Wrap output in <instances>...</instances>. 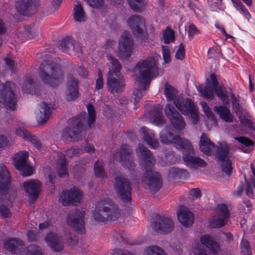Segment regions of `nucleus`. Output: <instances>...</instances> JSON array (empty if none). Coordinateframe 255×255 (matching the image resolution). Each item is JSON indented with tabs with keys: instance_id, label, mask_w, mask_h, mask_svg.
Listing matches in <instances>:
<instances>
[{
	"instance_id": "nucleus-1",
	"label": "nucleus",
	"mask_w": 255,
	"mask_h": 255,
	"mask_svg": "<svg viewBox=\"0 0 255 255\" xmlns=\"http://www.w3.org/2000/svg\"><path fill=\"white\" fill-rule=\"evenodd\" d=\"M140 164L145 170L142 182L145 183L152 193L158 191L162 187V180L160 174L153 170L155 160L152 153L141 143L138 144L136 150Z\"/></svg>"
},
{
	"instance_id": "nucleus-2",
	"label": "nucleus",
	"mask_w": 255,
	"mask_h": 255,
	"mask_svg": "<svg viewBox=\"0 0 255 255\" xmlns=\"http://www.w3.org/2000/svg\"><path fill=\"white\" fill-rule=\"evenodd\" d=\"M132 71L138 74L136 78V81L139 82L138 88L133 92L135 102L137 103L142 97V92L148 89L154 74L158 72L156 61L153 57L140 60Z\"/></svg>"
},
{
	"instance_id": "nucleus-3",
	"label": "nucleus",
	"mask_w": 255,
	"mask_h": 255,
	"mask_svg": "<svg viewBox=\"0 0 255 255\" xmlns=\"http://www.w3.org/2000/svg\"><path fill=\"white\" fill-rule=\"evenodd\" d=\"M39 78L44 84L56 88L63 80L64 74L61 66L51 60H44L38 70Z\"/></svg>"
},
{
	"instance_id": "nucleus-4",
	"label": "nucleus",
	"mask_w": 255,
	"mask_h": 255,
	"mask_svg": "<svg viewBox=\"0 0 255 255\" xmlns=\"http://www.w3.org/2000/svg\"><path fill=\"white\" fill-rule=\"evenodd\" d=\"M211 82L208 79L206 85H199L197 88L198 92L202 96L207 100H212L214 96V93L217 97L225 105H228L230 103L228 91L223 84L218 82L216 76L214 73L210 74Z\"/></svg>"
},
{
	"instance_id": "nucleus-5",
	"label": "nucleus",
	"mask_w": 255,
	"mask_h": 255,
	"mask_svg": "<svg viewBox=\"0 0 255 255\" xmlns=\"http://www.w3.org/2000/svg\"><path fill=\"white\" fill-rule=\"evenodd\" d=\"M95 209L93 212L94 219L100 222L107 221H115L121 216L118 207L111 201L101 200L95 204Z\"/></svg>"
},
{
	"instance_id": "nucleus-6",
	"label": "nucleus",
	"mask_w": 255,
	"mask_h": 255,
	"mask_svg": "<svg viewBox=\"0 0 255 255\" xmlns=\"http://www.w3.org/2000/svg\"><path fill=\"white\" fill-rule=\"evenodd\" d=\"M87 114L85 112L81 113L79 115L70 119L68 126L62 132V138L65 140H79L82 138L81 132L83 128V122L85 120Z\"/></svg>"
},
{
	"instance_id": "nucleus-7",
	"label": "nucleus",
	"mask_w": 255,
	"mask_h": 255,
	"mask_svg": "<svg viewBox=\"0 0 255 255\" xmlns=\"http://www.w3.org/2000/svg\"><path fill=\"white\" fill-rule=\"evenodd\" d=\"M13 84L9 81L2 83L0 81V107L3 105L7 110H14L17 103L15 94L11 89Z\"/></svg>"
},
{
	"instance_id": "nucleus-8",
	"label": "nucleus",
	"mask_w": 255,
	"mask_h": 255,
	"mask_svg": "<svg viewBox=\"0 0 255 255\" xmlns=\"http://www.w3.org/2000/svg\"><path fill=\"white\" fill-rule=\"evenodd\" d=\"M174 105L183 115L190 114V121L192 124H197L199 120L198 110L191 99L178 98L174 101Z\"/></svg>"
},
{
	"instance_id": "nucleus-9",
	"label": "nucleus",
	"mask_w": 255,
	"mask_h": 255,
	"mask_svg": "<svg viewBox=\"0 0 255 255\" xmlns=\"http://www.w3.org/2000/svg\"><path fill=\"white\" fill-rule=\"evenodd\" d=\"M114 187L118 197L124 202L128 203L131 200V183L130 181L123 176L115 178Z\"/></svg>"
},
{
	"instance_id": "nucleus-10",
	"label": "nucleus",
	"mask_w": 255,
	"mask_h": 255,
	"mask_svg": "<svg viewBox=\"0 0 255 255\" xmlns=\"http://www.w3.org/2000/svg\"><path fill=\"white\" fill-rule=\"evenodd\" d=\"M85 215V211L74 209L71 211L66 217V222L76 233L84 234L85 225L84 219Z\"/></svg>"
},
{
	"instance_id": "nucleus-11",
	"label": "nucleus",
	"mask_w": 255,
	"mask_h": 255,
	"mask_svg": "<svg viewBox=\"0 0 255 255\" xmlns=\"http://www.w3.org/2000/svg\"><path fill=\"white\" fill-rule=\"evenodd\" d=\"M131 153L132 150L128 144H122L120 151L113 154V160L119 161L124 168L130 171L133 170L135 163Z\"/></svg>"
},
{
	"instance_id": "nucleus-12",
	"label": "nucleus",
	"mask_w": 255,
	"mask_h": 255,
	"mask_svg": "<svg viewBox=\"0 0 255 255\" xmlns=\"http://www.w3.org/2000/svg\"><path fill=\"white\" fill-rule=\"evenodd\" d=\"M179 150L183 151V159L187 166L191 168L195 169L197 167H203L206 166L205 161L199 157H195L192 155L194 154L193 147L189 140L187 143L183 146V148Z\"/></svg>"
},
{
	"instance_id": "nucleus-13",
	"label": "nucleus",
	"mask_w": 255,
	"mask_h": 255,
	"mask_svg": "<svg viewBox=\"0 0 255 255\" xmlns=\"http://www.w3.org/2000/svg\"><path fill=\"white\" fill-rule=\"evenodd\" d=\"M133 40L129 31H125L119 41L118 55L119 58L127 59L131 56L133 50Z\"/></svg>"
},
{
	"instance_id": "nucleus-14",
	"label": "nucleus",
	"mask_w": 255,
	"mask_h": 255,
	"mask_svg": "<svg viewBox=\"0 0 255 255\" xmlns=\"http://www.w3.org/2000/svg\"><path fill=\"white\" fill-rule=\"evenodd\" d=\"M164 112L171 125L175 129L179 131L184 129L186 126L184 118L173 106L167 104L165 107Z\"/></svg>"
},
{
	"instance_id": "nucleus-15",
	"label": "nucleus",
	"mask_w": 255,
	"mask_h": 255,
	"mask_svg": "<svg viewBox=\"0 0 255 255\" xmlns=\"http://www.w3.org/2000/svg\"><path fill=\"white\" fill-rule=\"evenodd\" d=\"M154 220L151 227L155 232L161 234H168L173 230L174 223L171 218L157 214Z\"/></svg>"
},
{
	"instance_id": "nucleus-16",
	"label": "nucleus",
	"mask_w": 255,
	"mask_h": 255,
	"mask_svg": "<svg viewBox=\"0 0 255 255\" xmlns=\"http://www.w3.org/2000/svg\"><path fill=\"white\" fill-rule=\"evenodd\" d=\"M65 152V154L62 153H59L58 154L57 163L59 166L57 169V174L60 177H63L68 175L67 161L65 155L69 157L76 156L80 153V149L78 147H72L67 149Z\"/></svg>"
},
{
	"instance_id": "nucleus-17",
	"label": "nucleus",
	"mask_w": 255,
	"mask_h": 255,
	"mask_svg": "<svg viewBox=\"0 0 255 255\" xmlns=\"http://www.w3.org/2000/svg\"><path fill=\"white\" fill-rule=\"evenodd\" d=\"M134 36L137 37H144L147 36L144 33L145 30V21L141 16L133 15L129 17L127 21Z\"/></svg>"
},
{
	"instance_id": "nucleus-18",
	"label": "nucleus",
	"mask_w": 255,
	"mask_h": 255,
	"mask_svg": "<svg viewBox=\"0 0 255 255\" xmlns=\"http://www.w3.org/2000/svg\"><path fill=\"white\" fill-rule=\"evenodd\" d=\"M82 192L76 187L69 190H63L60 196V200L64 206L74 205L80 203Z\"/></svg>"
},
{
	"instance_id": "nucleus-19",
	"label": "nucleus",
	"mask_w": 255,
	"mask_h": 255,
	"mask_svg": "<svg viewBox=\"0 0 255 255\" xmlns=\"http://www.w3.org/2000/svg\"><path fill=\"white\" fill-rule=\"evenodd\" d=\"M108 90L111 93H121L125 87V80L121 74H110L107 78Z\"/></svg>"
},
{
	"instance_id": "nucleus-20",
	"label": "nucleus",
	"mask_w": 255,
	"mask_h": 255,
	"mask_svg": "<svg viewBox=\"0 0 255 255\" xmlns=\"http://www.w3.org/2000/svg\"><path fill=\"white\" fill-rule=\"evenodd\" d=\"M160 141L164 144H173L178 150L183 148V146L187 144L188 139L182 138L179 135L174 136L170 131L162 132L160 134Z\"/></svg>"
},
{
	"instance_id": "nucleus-21",
	"label": "nucleus",
	"mask_w": 255,
	"mask_h": 255,
	"mask_svg": "<svg viewBox=\"0 0 255 255\" xmlns=\"http://www.w3.org/2000/svg\"><path fill=\"white\" fill-rule=\"evenodd\" d=\"M67 89L66 100L67 101H74L78 97L79 81L72 75H69L68 77Z\"/></svg>"
},
{
	"instance_id": "nucleus-22",
	"label": "nucleus",
	"mask_w": 255,
	"mask_h": 255,
	"mask_svg": "<svg viewBox=\"0 0 255 255\" xmlns=\"http://www.w3.org/2000/svg\"><path fill=\"white\" fill-rule=\"evenodd\" d=\"M23 187L30 200L35 202L38 197L40 182L37 180H29L23 183Z\"/></svg>"
},
{
	"instance_id": "nucleus-23",
	"label": "nucleus",
	"mask_w": 255,
	"mask_h": 255,
	"mask_svg": "<svg viewBox=\"0 0 255 255\" xmlns=\"http://www.w3.org/2000/svg\"><path fill=\"white\" fill-rule=\"evenodd\" d=\"M20 85L22 90L25 92L37 96L40 94L39 83L35 81L32 76H26Z\"/></svg>"
},
{
	"instance_id": "nucleus-24",
	"label": "nucleus",
	"mask_w": 255,
	"mask_h": 255,
	"mask_svg": "<svg viewBox=\"0 0 255 255\" xmlns=\"http://www.w3.org/2000/svg\"><path fill=\"white\" fill-rule=\"evenodd\" d=\"M4 247L12 254L21 255L24 251V244L20 239L9 238L4 242Z\"/></svg>"
},
{
	"instance_id": "nucleus-25",
	"label": "nucleus",
	"mask_w": 255,
	"mask_h": 255,
	"mask_svg": "<svg viewBox=\"0 0 255 255\" xmlns=\"http://www.w3.org/2000/svg\"><path fill=\"white\" fill-rule=\"evenodd\" d=\"M59 48L62 51L68 52L73 50L77 54L82 52L81 44L71 38H65L63 39L59 44Z\"/></svg>"
},
{
	"instance_id": "nucleus-26",
	"label": "nucleus",
	"mask_w": 255,
	"mask_h": 255,
	"mask_svg": "<svg viewBox=\"0 0 255 255\" xmlns=\"http://www.w3.org/2000/svg\"><path fill=\"white\" fill-rule=\"evenodd\" d=\"M45 241L52 251L58 253L63 251L64 244L56 234L48 233L46 235Z\"/></svg>"
},
{
	"instance_id": "nucleus-27",
	"label": "nucleus",
	"mask_w": 255,
	"mask_h": 255,
	"mask_svg": "<svg viewBox=\"0 0 255 255\" xmlns=\"http://www.w3.org/2000/svg\"><path fill=\"white\" fill-rule=\"evenodd\" d=\"M11 182L10 173L5 166L0 167V194L6 195L7 194Z\"/></svg>"
},
{
	"instance_id": "nucleus-28",
	"label": "nucleus",
	"mask_w": 255,
	"mask_h": 255,
	"mask_svg": "<svg viewBox=\"0 0 255 255\" xmlns=\"http://www.w3.org/2000/svg\"><path fill=\"white\" fill-rule=\"evenodd\" d=\"M140 132L143 134V139L150 148L155 149L158 147V140L152 130L145 127H142L140 128Z\"/></svg>"
},
{
	"instance_id": "nucleus-29",
	"label": "nucleus",
	"mask_w": 255,
	"mask_h": 255,
	"mask_svg": "<svg viewBox=\"0 0 255 255\" xmlns=\"http://www.w3.org/2000/svg\"><path fill=\"white\" fill-rule=\"evenodd\" d=\"M15 133L17 135L22 137L24 140L30 141L37 149L39 150L41 149V144L40 140L35 135L31 134L24 128H17Z\"/></svg>"
},
{
	"instance_id": "nucleus-30",
	"label": "nucleus",
	"mask_w": 255,
	"mask_h": 255,
	"mask_svg": "<svg viewBox=\"0 0 255 255\" xmlns=\"http://www.w3.org/2000/svg\"><path fill=\"white\" fill-rule=\"evenodd\" d=\"M177 218L181 224L185 227L191 226L193 223V214L187 208L180 209L177 213Z\"/></svg>"
},
{
	"instance_id": "nucleus-31",
	"label": "nucleus",
	"mask_w": 255,
	"mask_h": 255,
	"mask_svg": "<svg viewBox=\"0 0 255 255\" xmlns=\"http://www.w3.org/2000/svg\"><path fill=\"white\" fill-rule=\"evenodd\" d=\"M215 144L210 140L205 133H202L200 140L199 148L201 152L210 156L212 154V150L214 148Z\"/></svg>"
},
{
	"instance_id": "nucleus-32",
	"label": "nucleus",
	"mask_w": 255,
	"mask_h": 255,
	"mask_svg": "<svg viewBox=\"0 0 255 255\" xmlns=\"http://www.w3.org/2000/svg\"><path fill=\"white\" fill-rule=\"evenodd\" d=\"M28 157V153L26 151H21L17 153L13 160L15 168L19 171L22 170L27 164Z\"/></svg>"
},
{
	"instance_id": "nucleus-33",
	"label": "nucleus",
	"mask_w": 255,
	"mask_h": 255,
	"mask_svg": "<svg viewBox=\"0 0 255 255\" xmlns=\"http://www.w3.org/2000/svg\"><path fill=\"white\" fill-rule=\"evenodd\" d=\"M39 107V113L37 119L38 122L42 125L45 123L50 118L51 110L45 102L40 104Z\"/></svg>"
},
{
	"instance_id": "nucleus-34",
	"label": "nucleus",
	"mask_w": 255,
	"mask_h": 255,
	"mask_svg": "<svg viewBox=\"0 0 255 255\" xmlns=\"http://www.w3.org/2000/svg\"><path fill=\"white\" fill-rule=\"evenodd\" d=\"M214 110L224 121L228 123L233 121L234 115L231 113L230 110L225 106H215Z\"/></svg>"
},
{
	"instance_id": "nucleus-35",
	"label": "nucleus",
	"mask_w": 255,
	"mask_h": 255,
	"mask_svg": "<svg viewBox=\"0 0 255 255\" xmlns=\"http://www.w3.org/2000/svg\"><path fill=\"white\" fill-rule=\"evenodd\" d=\"M33 0H16V8L21 15H27L33 4Z\"/></svg>"
},
{
	"instance_id": "nucleus-36",
	"label": "nucleus",
	"mask_w": 255,
	"mask_h": 255,
	"mask_svg": "<svg viewBox=\"0 0 255 255\" xmlns=\"http://www.w3.org/2000/svg\"><path fill=\"white\" fill-rule=\"evenodd\" d=\"M201 244L206 246L214 254H216L219 248V245L214 240L213 238L208 235L202 236L200 238Z\"/></svg>"
},
{
	"instance_id": "nucleus-37",
	"label": "nucleus",
	"mask_w": 255,
	"mask_h": 255,
	"mask_svg": "<svg viewBox=\"0 0 255 255\" xmlns=\"http://www.w3.org/2000/svg\"><path fill=\"white\" fill-rule=\"evenodd\" d=\"M153 123L157 126L161 127L165 124L164 116L162 113V108L159 106H154L151 112Z\"/></svg>"
},
{
	"instance_id": "nucleus-38",
	"label": "nucleus",
	"mask_w": 255,
	"mask_h": 255,
	"mask_svg": "<svg viewBox=\"0 0 255 255\" xmlns=\"http://www.w3.org/2000/svg\"><path fill=\"white\" fill-rule=\"evenodd\" d=\"M164 93L165 97L169 101H173L174 104V101L178 98H183L182 96H176L177 93L176 90L170 85L166 83L165 85Z\"/></svg>"
},
{
	"instance_id": "nucleus-39",
	"label": "nucleus",
	"mask_w": 255,
	"mask_h": 255,
	"mask_svg": "<svg viewBox=\"0 0 255 255\" xmlns=\"http://www.w3.org/2000/svg\"><path fill=\"white\" fill-rule=\"evenodd\" d=\"M108 59L110 61L111 65V70L109 71V74H121L120 71L122 66L120 62L111 55L108 56Z\"/></svg>"
},
{
	"instance_id": "nucleus-40",
	"label": "nucleus",
	"mask_w": 255,
	"mask_h": 255,
	"mask_svg": "<svg viewBox=\"0 0 255 255\" xmlns=\"http://www.w3.org/2000/svg\"><path fill=\"white\" fill-rule=\"evenodd\" d=\"M230 152V148L226 144L222 145L220 144L218 147L216 151V156L219 161H223L226 160V158L228 156Z\"/></svg>"
},
{
	"instance_id": "nucleus-41",
	"label": "nucleus",
	"mask_w": 255,
	"mask_h": 255,
	"mask_svg": "<svg viewBox=\"0 0 255 255\" xmlns=\"http://www.w3.org/2000/svg\"><path fill=\"white\" fill-rule=\"evenodd\" d=\"M128 5L132 10L136 12H141L144 9L145 3L144 0H127Z\"/></svg>"
},
{
	"instance_id": "nucleus-42",
	"label": "nucleus",
	"mask_w": 255,
	"mask_h": 255,
	"mask_svg": "<svg viewBox=\"0 0 255 255\" xmlns=\"http://www.w3.org/2000/svg\"><path fill=\"white\" fill-rule=\"evenodd\" d=\"M230 96L232 100L233 109L236 115H240L243 113V108L240 103L239 96H236L234 93H230Z\"/></svg>"
},
{
	"instance_id": "nucleus-43",
	"label": "nucleus",
	"mask_w": 255,
	"mask_h": 255,
	"mask_svg": "<svg viewBox=\"0 0 255 255\" xmlns=\"http://www.w3.org/2000/svg\"><path fill=\"white\" fill-rule=\"evenodd\" d=\"M74 19L76 21L81 22L85 20V12L80 3L74 7Z\"/></svg>"
},
{
	"instance_id": "nucleus-44",
	"label": "nucleus",
	"mask_w": 255,
	"mask_h": 255,
	"mask_svg": "<svg viewBox=\"0 0 255 255\" xmlns=\"http://www.w3.org/2000/svg\"><path fill=\"white\" fill-rule=\"evenodd\" d=\"M94 170L95 175L97 177L101 178L107 177V174L104 169L102 161L97 160L94 164Z\"/></svg>"
},
{
	"instance_id": "nucleus-45",
	"label": "nucleus",
	"mask_w": 255,
	"mask_h": 255,
	"mask_svg": "<svg viewBox=\"0 0 255 255\" xmlns=\"http://www.w3.org/2000/svg\"><path fill=\"white\" fill-rule=\"evenodd\" d=\"M87 109L88 113V117L87 118V122L89 127H90L96 121V111L93 105L90 103L87 105Z\"/></svg>"
},
{
	"instance_id": "nucleus-46",
	"label": "nucleus",
	"mask_w": 255,
	"mask_h": 255,
	"mask_svg": "<svg viewBox=\"0 0 255 255\" xmlns=\"http://www.w3.org/2000/svg\"><path fill=\"white\" fill-rule=\"evenodd\" d=\"M163 38L165 44L174 42L175 40L174 31L171 28L167 27L163 33Z\"/></svg>"
},
{
	"instance_id": "nucleus-47",
	"label": "nucleus",
	"mask_w": 255,
	"mask_h": 255,
	"mask_svg": "<svg viewBox=\"0 0 255 255\" xmlns=\"http://www.w3.org/2000/svg\"><path fill=\"white\" fill-rule=\"evenodd\" d=\"M234 5L237 8L238 10H240L246 16V18L249 20L251 17V15L248 9L246 6L242 3L240 0H232Z\"/></svg>"
},
{
	"instance_id": "nucleus-48",
	"label": "nucleus",
	"mask_w": 255,
	"mask_h": 255,
	"mask_svg": "<svg viewBox=\"0 0 255 255\" xmlns=\"http://www.w3.org/2000/svg\"><path fill=\"white\" fill-rule=\"evenodd\" d=\"M221 169L223 172H225L227 175H231L233 171V167L231 160L228 158L223 161H221Z\"/></svg>"
},
{
	"instance_id": "nucleus-49",
	"label": "nucleus",
	"mask_w": 255,
	"mask_h": 255,
	"mask_svg": "<svg viewBox=\"0 0 255 255\" xmlns=\"http://www.w3.org/2000/svg\"><path fill=\"white\" fill-rule=\"evenodd\" d=\"M146 252L148 255H167L162 249L156 246L147 248Z\"/></svg>"
},
{
	"instance_id": "nucleus-50",
	"label": "nucleus",
	"mask_w": 255,
	"mask_h": 255,
	"mask_svg": "<svg viewBox=\"0 0 255 255\" xmlns=\"http://www.w3.org/2000/svg\"><path fill=\"white\" fill-rule=\"evenodd\" d=\"M218 215L226 219L229 218L230 214L227 206L225 204H220L217 206Z\"/></svg>"
},
{
	"instance_id": "nucleus-51",
	"label": "nucleus",
	"mask_w": 255,
	"mask_h": 255,
	"mask_svg": "<svg viewBox=\"0 0 255 255\" xmlns=\"http://www.w3.org/2000/svg\"><path fill=\"white\" fill-rule=\"evenodd\" d=\"M240 248L242 255H251L252 250L250 242L246 240H243L241 243Z\"/></svg>"
},
{
	"instance_id": "nucleus-52",
	"label": "nucleus",
	"mask_w": 255,
	"mask_h": 255,
	"mask_svg": "<svg viewBox=\"0 0 255 255\" xmlns=\"http://www.w3.org/2000/svg\"><path fill=\"white\" fill-rule=\"evenodd\" d=\"M225 220L224 218H213L210 220V224L213 228H220L225 225Z\"/></svg>"
},
{
	"instance_id": "nucleus-53",
	"label": "nucleus",
	"mask_w": 255,
	"mask_h": 255,
	"mask_svg": "<svg viewBox=\"0 0 255 255\" xmlns=\"http://www.w3.org/2000/svg\"><path fill=\"white\" fill-rule=\"evenodd\" d=\"M26 255H43V254L38 246L31 245L27 247Z\"/></svg>"
},
{
	"instance_id": "nucleus-54",
	"label": "nucleus",
	"mask_w": 255,
	"mask_h": 255,
	"mask_svg": "<svg viewBox=\"0 0 255 255\" xmlns=\"http://www.w3.org/2000/svg\"><path fill=\"white\" fill-rule=\"evenodd\" d=\"M173 172L176 177L180 179H186L189 177V173L186 169L173 168Z\"/></svg>"
},
{
	"instance_id": "nucleus-55",
	"label": "nucleus",
	"mask_w": 255,
	"mask_h": 255,
	"mask_svg": "<svg viewBox=\"0 0 255 255\" xmlns=\"http://www.w3.org/2000/svg\"><path fill=\"white\" fill-rule=\"evenodd\" d=\"M98 78L96 81L95 89L97 91L103 88L104 86V79L101 69H98L97 73Z\"/></svg>"
},
{
	"instance_id": "nucleus-56",
	"label": "nucleus",
	"mask_w": 255,
	"mask_h": 255,
	"mask_svg": "<svg viewBox=\"0 0 255 255\" xmlns=\"http://www.w3.org/2000/svg\"><path fill=\"white\" fill-rule=\"evenodd\" d=\"M240 121L244 126L252 129L255 132V123L251 120L246 118H240Z\"/></svg>"
},
{
	"instance_id": "nucleus-57",
	"label": "nucleus",
	"mask_w": 255,
	"mask_h": 255,
	"mask_svg": "<svg viewBox=\"0 0 255 255\" xmlns=\"http://www.w3.org/2000/svg\"><path fill=\"white\" fill-rule=\"evenodd\" d=\"M185 46L182 43H181L179 48L176 52L175 57L177 59L183 60L185 58Z\"/></svg>"
},
{
	"instance_id": "nucleus-58",
	"label": "nucleus",
	"mask_w": 255,
	"mask_h": 255,
	"mask_svg": "<svg viewBox=\"0 0 255 255\" xmlns=\"http://www.w3.org/2000/svg\"><path fill=\"white\" fill-rule=\"evenodd\" d=\"M236 139L247 147H250L254 145V142L252 139L245 136L238 137Z\"/></svg>"
},
{
	"instance_id": "nucleus-59",
	"label": "nucleus",
	"mask_w": 255,
	"mask_h": 255,
	"mask_svg": "<svg viewBox=\"0 0 255 255\" xmlns=\"http://www.w3.org/2000/svg\"><path fill=\"white\" fill-rule=\"evenodd\" d=\"M162 56L165 63L167 64L170 62L171 55L170 50L167 46H162Z\"/></svg>"
},
{
	"instance_id": "nucleus-60",
	"label": "nucleus",
	"mask_w": 255,
	"mask_h": 255,
	"mask_svg": "<svg viewBox=\"0 0 255 255\" xmlns=\"http://www.w3.org/2000/svg\"><path fill=\"white\" fill-rule=\"evenodd\" d=\"M88 4L92 7L100 8L103 6L104 0H86Z\"/></svg>"
},
{
	"instance_id": "nucleus-61",
	"label": "nucleus",
	"mask_w": 255,
	"mask_h": 255,
	"mask_svg": "<svg viewBox=\"0 0 255 255\" xmlns=\"http://www.w3.org/2000/svg\"><path fill=\"white\" fill-rule=\"evenodd\" d=\"M10 215V212L9 209L3 205H1L0 206V216H1L2 218H7L9 217Z\"/></svg>"
},
{
	"instance_id": "nucleus-62",
	"label": "nucleus",
	"mask_w": 255,
	"mask_h": 255,
	"mask_svg": "<svg viewBox=\"0 0 255 255\" xmlns=\"http://www.w3.org/2000/svg\"><path fill=\"white\" fill-rule=\"evenodd\" d=\"M20 171L21 175L24 177L29 176L33 173L32 167L28 164Z\"/></svg>"
},
{
	"instance_id": "nucleus-63",
	"label": "nucleus",
	"mask_w": 255,
	"mask_h": 255,
	"mask_svg": "<svg viewBox=\"0 0 255 255\" xmlns=\"http://www.w3.org/2000/svg\"><path fill=\"white\" fill-rule=\"evenodd\" d=\"M199 33V30L193 24H190L189 26V29L188 31V34L189 37H193L195 34Z\"/></svg>"
},
{
	"instance_id": "nucleus-64",
	"label": "nucleus",
	"mask_w": 255,
	"mask_h": 255,
	"mask_svg": "<svg viewBox=\"0 0 255 255\" xmlns=\"http://www.w3.org/2000/svg\"><path fill=\"white\" fill-rule=\"evenodd\" d=\"M112 255H133L130 252L127 250H123L121 249H115L113 251Z\"/></svg>"
}]
</instances>
